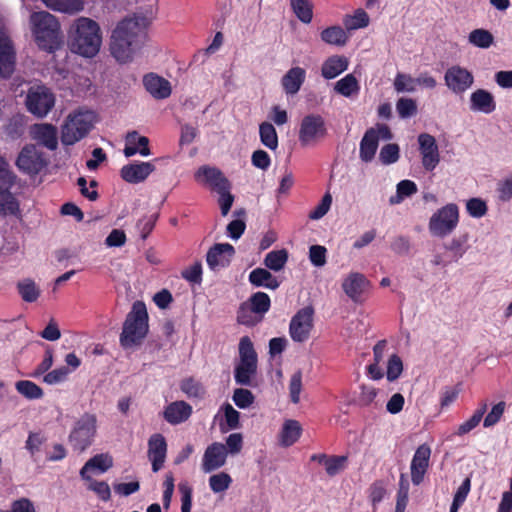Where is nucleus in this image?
<instances>
[{
  "instance_id": "1",
  "label": "nucleus",
  "mask_w": 512,
  "mask_h": 512,
  "mask_svg": "<svg viewBox=\"0 0 512 512\" xmlns=\"http://www.w3.org/2000/svg\"><path fill=\"white\" fill-rule=\"evenodd\" d=\"M146 33L136 18H124L114 28L110 40L111 55L120 63L132 60L141 49Z\"/></svg>"
},
{
  "instance_id": "2",
  "label": "nucleus",
  "mask_w": 512,
  "mask_h": 512,
  "mask_svg": "<svg viewBox=\"0 0 512 512\" xmlns=\"http://www.w3.org/2000/svg\"><path fill=\"white\" fill-rule=\"evenodd\" d=\"M102 44L99 24L90 18L79 17L68 31V47L74 54L84 58L96 56Z\"/></svg>"
},
{
  "instance_id": "3",
  "label": "nucleus",
  "mask_w": 512,
  "mask_h": 512,
  "mask_svg": "<svg viewBox=\"0 0 512 512\" xmlns=\"http://www.w3.org/2000/svg\"><path fill=\"white\" fill-rule=\"evenodd\" d=\"M149 333V315L144 302L136 301L127 313L119 336V344L124 349L142 345Z\"/></svg>"
},
{
  "instance_id": "4",
  "label": "nucleus",
  "mask_w": 512,
  "mask_h": 512,
  "mask_svg": "<svg viewBox=\"0 0 512 512\" xmlns=\"http://www.w3.org/2000/svg\"><path fill=\"white\" fill-rule=\"evenodd\" d=\"M30 20L34 39L40 50L54 53L62 46L60 24L55 16L40 11L33 13Z\"/></svg>"
},
{
  "instance_id": "5",
  "label": "nucleus",
  "mask_w": 512,
  "mask_h": 512,
  "mask_svg": "<svg viewBox=\"0 0 512 512\" xmlns=\"http://www.w3.org/2000/svg\"><path fill=\"white\" fill-rule=\"evenodd\" d=\"M96 114L91 110H78L70 114L61 127V142L72 146L86 137L94 126Z\"/></svg>"
},
{
  "instance_id": "6",
  "label": "nucleus",
  "mask_w": 512,
  "mask_h": 512,
  "mask_svg": "<svg viewBox=\"0 0 512 512\" xmlns=\"http://www.w3.org/2000/svg\"><path fill=\"white\" fill-rule=\"evenodd\" d=\"M458 223L459 208L455 203H449L432 214L428 229L432 236L444 238L455 230Z\"/></svg>"
},
{
  "instance_id": "7",
  "label": "nucleus",
  "mask_w": 512,
  "mask_h": 512,
  "mask_svg": "<svg viewBox=\"0 0 512 512\" xmlns=\"http://www.w3.org/2000/svg\"><path fill=\"white\" fill-rule=\"evenodd\" d=\"M25 105L29 113L37 118H44L54 107L55 96L47 86L33 85L27 91Z\"/></svg>"
},
{
  "instance_id": "8",
  "label": "nucleus",
  "mask_w": 512,
  "mask_h": 512,
  "mask_svg": "<svg viewBox=\"0 0 512 512\" xmlns=\"http://www.w3.org/2000/svg\"><path fill=\"white\" fill-rule=\"evenodd\" d=\"M96 417L93 414L85 413L75 423L69 434V442L74 450L85 451L91 446L96 434Z\"/></svg>"
},
{
  "instance_id": "9",
  "label": "nucleus",
  "mask_w": 512,
  "mask_h": 512,
  "mask_svg": "<svg viewBox=\"0 0 512 512\" xmlns=\"http://www.w3.org/2000/svg\"><path fill=\"white\" fill-rule=\"evenodd\" d=\"M327 134L326 123L321 115L308 114L302 118L298 133V140L302 147L316 143Z\"/></svg>"
},
{
  "instance_id": "10",
  "label": "nucleus",
  "mask_w": 512,
  "mask_h": 512,
  "mask_svg": "<svg viewBox=\"0 0 512 512\" xmlns=\"http://www.w3.org/2000/svg\"><path fill=\"white\" fill-rule=\"evenodd\" d=\"M15 165L21 172L35 176L48 165V161L43 152L38 151L34 145L29 144L21 149Z\"/></svg>"
},
{
  "instance_id": "11",
  "label": "nucleus",
  "mask_w": 512,
  "mask_h": 512,
  "mask_svg": "<svg viewBox=\"0 0 512 512\" xmlns=\"http://www.w3.org/2000/svg\"><path fill=\"white\" fill-rule=\"evenodd\" d=\"M447 88L456 95L465 93L474 84L473 74L460 65L449 67L444 74Z\"/></svg>"
},
{
  "instance_id": "12",
  "label": "nucleus",
  "mask_w": 512,
  "mask_h": 512,
  "mask_svg": "<svg viewBox=\"0 0 512 512\" xmlns=\"http://www.w3.org/2000/svg\"><path fill=\"white\" fill-rule=\"evenodd\" d=\"M313 313L312 307H305L292 317L289 324V334L293 341L302 343L309 338L313 327Z\"/></svg>"
},
{
  "instance_id": "13",
  "label": "nucleus",
  "mask_w": 512,
  "mask_h": 512,
  "mask_svg": "<svg viewBox=\"0 0 512 512\" xmlns=\"http://www.w3.org/2000/svg\"><path fill=\"white\" fill-rule=\"evenodd\" d=\"M419 151L422 156V166L432 172L440 162L438 145L434 136L421 133L418 136Z\"/></svg>"
},
{
  "instance_id": "14",
  "label": "nucleus",
  "mask_w": 512,
  "mask_h": 512,
  "mask_svg": "<svg viewBox=\"0 0 512 512\" xmlns=\"http://www.w3.org/2000/svg\"><path fill=\"white\" fill-rule=\"evenodd\" d=\"M235 255L234 247L229 243H216L209 248L206 262L210 270L218 271L230 265Z\"/></svg>"
},
{
  "instance_id": "15",
  "label": "nucleus",
  "mask_w": 512,
  "mask_h": 512,
  "mask_svg": "<svg viewBox=\"0 0 512 512\" xmlns=\"http://www.w3.org/2000/svg\"><path fill=\"white\" fill-rule=\"evenodd\" d=\"M148 458L151 462L152 471L158 472L164 466L167 455V442L160 433H155L148 440Z\"/></svg>"
},
{
  "instance_id": "16",
  "label": "nucleus",
  "mask_w": 512,
  "mask_h": 512,
  "mask_svg": "<svg viewBox=\"0 0 512 512\" xmlns=\"http://www.w3.org/2000/svg\"><path fill=\"white\" fill-rule=\"evenodd\" d=\"M155 165L151 162H131L120 169L121 178L130 184H138L145 181L154 172Z\"/></svg>"
},
{
  "instance_id": "17",
  "label": "nucleus",
  "mask_w": 512,
  "mask_h": 512,
  "mask_svg": "<svg viewBox=\"0 0 512 512\" xmlns=\"http://www.w3.org/2000/svg\"><path fill=\"white\" fill-rule=\"evenodd\" d=\"M227 450L224 444L214 442L210 444L203 455L202 469L206 473L215 471L225 465Z\"/></svg>"
},
{
  "instance_id": "18",
  "label": "nucleus",
  "mask_w": 512,
  "mask_h": 512,
  "mask_svg": "<svg viewBox=\"0 0 512 512\" xmlns=\"http://www.w3.org/2000/svg\"><path fill=\"white\" fill-rule=\"evenodd\" d=\"M431 449L427 444L420 445L411 461V480L414 485H420L429 466Z\"/></svg>"
},
{
  "instance_id": "19",
  "label": "nucleus",
  "mask_w": 512,
  "mask_h": 512,
  "mask_svg": "<svg viewBox=\"0 0 512 512\" xmlns=\"http://www.w3.org/2000/svg\"><path fill=\"white\" fill-rule=\"evenodd\" d=\"M195 179L203 181L215 190L230 189V182L217 167L203 165L195 172Z\"/></svg>"
},
{
  "instance_id": "20",
  "label": "nucleus",
  "mask_w": 512,
  "mask_h": 512,
  "mask_svg": "<svg viewBox=\"0 0 512 512\" xmlns=\"http://www.w3.org/2000/svg\"><path fill=\"white\" fill-rule=\"evenodd\" d=\"M496 106L494 95L486 89H477L470 95L469 109L472 112L489 115L496 110Z\"/></svg>"
},
{
  "instance_id": "21",
  "label": "nucleus",
  "mask_w": 512,
  "mask_h": 512,
  "mask_svg": "<svg viewBox=\"0 0 512 512\" xmlns=\"http://www.w3.org/2000/svg\"><path fill=\"white\" fill-rule=\"evenodd\" d=\"M146 91L155 99H166L171 95V84L156 73H148L143 77Z\"/></svg>"
},
{
  "instance_id": "22",
  "label": "nucleus",
  "mask_w": 512,
  "mask_h": 512,
  "mask_svg": "<svg viewBox=\"0 0 512 512\" xmlns=\"http://www.w3.org/2000/svg\"><path fill=\"white\" fill-rule=\"evenodd\" d=\"M15 51L11 40L0 34V76L7 79L14 72Z\"/></svg>"
},
{
  "instance_id": "23",
  "label": "nucleus",
  "mask_w": 512,
  "mask_h": 512,
  "mask_svg": "<svg viewBox=\"0 0 512 512\" xmlns=\"http://www.w3.org/2000/svg\"><path fill=\"white\" fill-rule=\"evenodd\" d=\"M192 406L183 401H174L166 406L163 417L171 425H178L190 418L192 415Z\"/></svg>"
},
{
  "instance_id": "24",
  "label": "nucleus",
  "mask_w": 512,
  "mask_h": 512,
  "mask_svg": "<svg viewBox=\"0 0 512 512\" xmlns=\"http://www.w3.org/2000/svg\"><path fill=\"white\" fill-rule=\"evenodd\" d=\"M368 285L369 281L363 274L352 272L343 280L342 289L352 301L357 302Z\"/></svg>"
},
{
  "instance_id": "25",
  "label": "nucleus",
  "mask_w": 512,
  "mask_h": 512,
  "mask_svg": "<svg viewBox=\"0 0 512 512\" xmlns=\"http://www.w3.org/2000/svg\"><path fill=\"white\" fill-rule=\"evenodd\" d=\"M306 71L304 68L296 66L290 68L282 77L281 85L287 95H295L301 89L305 82Z\"/></svg>"
},
{
  "instance_id": "26",
  "label": "nucleus",
  "mask_w": 512,
  "mask_h": 512,
  "mask_svg": "<svg viewBox=\"0 0 512 512\" xmlns=\"http://www.w3.org/2000/svg\"><path fill=\"white\" fill-rule=\"evenodd\" d=\"M310 460L312 462H317L320 465H323L325 467L326 473L330 476H336L339 474L342 470L345 468V463L347 462L348 458L347 456L340 455H332L329 456L325 453L320 454H313L310 457Z\"/></svg>"
},
{
  "instance_id": "27",
  "label": "nucleus",
  "mask_w": 512,
  "mask_h": 512,
  "mask_svg": "<svg viewBox=\"0 0 512 512\" xmlns=\"http://www.w3.org/2000/svg\"><path fill=\"white\" fill-rule=\"evenodd\" d=\"M257 363L238 362L234 366V380L239 386L256 387Z\"/></svg>"
},
{
  "instance_id": "28",
  "label": "nucleus",
  "mask_w": 512,
  "mask_h": 512,
  "mask_svg": "<svg viewBox=\"0 0 512 512\" xmlns=\"http://www.w3.org/2000/svg\"><path fill=\"white\" fill-rule=\"evenodd\" d=\"M349 61L346 56L333 55L328 57L322 64L321 75L326 80H331L348 69Z\"/></svg>"
},
{
  "instance_id": "29",
  "label": "nucleus",
  "mask_w": 512,
  "mask_h": 512,
  "mask_svg": "<svg viewBox=\"0 0 512 512\" xmlns=\"http://www.w3.org/2000/svg\"><path fill=\"white\" fill-rule=\"evenodd\" d=\"M248 281L253 287H264L270 290H276L280 282L272 275L268 268L257 267L248 275Z\"/></svg>"
},
{
  "instance_id": "30",
  "label": "nucleus",
  "mask_w": 512,
  "mask_h": 512,
  "mask_svg": "<svg viewBox=\"0 0 512 512\" xmlns=\"http://www.w3.org/2000/svg\"><path fill=\"white\" fill-rule=\"evenodd\" d=\"M378 146L379 142L377 141V136L375 135L373 128H368L359 145V157L361 161L364 163L371 162L375 157Z\"/></svg>"
},
{
  "instance_id": "31",
  "label": "nucleus",
  "mask_w": 512,
  "mask_h": 512,
  "mask_svg": "<svg viewBox=\"0 0 512 512\" xmlns=\"http://www.w3.org/2000/svg\"><path fill=\"white\" fill-rule=\"evenodd\" d=\"M35 139H37L44 147L53 151L58 147L57 129L49 123L37 124L34 126Z\"/></svg>"
},
{
  "instance_id": "32",
  "label": "nucleus",
  "mask_w": 512,
  "mask_h": 512,
  "mask_svg": "<svg viewBox=\"0 0 512 512\" xmlns=\"http://www.w3.org/2000/svg\"><path fill=\"white\" fill-rule=\"evenodd\" d=\"M12 186L2 187L0 185V217L4 218L7 215L18 216L20 215V204L17 198L10 191Z\"/></svg>"
},
{
  "instance_id": "33",
  "label": "nucleus",
  "mask_w": 512,
  "mask_h": 512,
  "mask_svg": "<svg viewBox=\"0 0 512 512\" xmlns=\"http://www.w3.org/2000/svg\"><path fill=\"white\" fill-rule=\"evenodd\" d=\"M246 303L252 313L259 316V320H262L271 307V299L269 295L261 291L253 293Z\"/></svg>"
},
{
  "instance_id": "34",
  "label": "nucleus",
  "mask_w": 512,
  "mask_h": 512,
  "mask_svg": "<svg viewBox=\"0 0 512 512\" xmlns=\"http://www.w3.org/2000/svg\"><path fill=\"white\" fill-rule=\"evenodd\" d=\"M302 433V427L296 420H286L281 429V444L284 447L292 446L298 441Z\"/></svg>"
},
{
  "instance_id": "35",
  "label": "nucleus",
  "mask_w": 512,
  "mask_h": 512,
  "mask_svg": "<svg viewBox=\"0 0 512 512\" xmlns=\"http://www.w3.org/2000/svg\"><path fill=\"white\" fill-rule=\"evenodd\" d=\"M289 258V253L286 249L282 248L279 250H272L268 252L264 258V265L271 271L279 272L281 271Z\"/></svg>"
},
{
  "instance_id": "36",
  "label": "nucleus",
  "mask_w": 512,
  "mask_h": 512,
  "mask_svg": "<svg viewBox=\"0 0 512 512\" xmlns=\"http://www.w3.org/2000/svg\"><path fill=\"white\" fill-rule=\"evenodd\" d=\"M16 288L22 300L27 303L35 302L41 293L35 281L31 278H24L18 281Z\"/></svg>"
},
{
  "instance_id": "37",
  "label": "nucleus",
  "mask_w": 512,
  "mask_h": 512,
  "mask_svg": "<svg viewBox=\"0 0 512 512\" xmlns=\"http://www.w3.org/2000/svg\"><path fill=\"white\" fill-rule=\"evenodd\" d=\"M334 90L336 93L349 98L359 92L360 85L356 77L350 73L335 83Z\"/></svg>"
},
{
  "instance_id": "38",
  "label": "nucleus",
  "mask_w": 512,
  "mask_h": 512,
  "mask_svg": "<svg viewBox=\"0 0 512 512\" xmlns=\"http://www.w3.org/2000/svg\"><path fill=\"white\" fill-rule=\"evenodd\" d=\"M321 40L330 45L344 46L348 40V36L341 26L334 25L325 28L321 32Z\"/></svg>"
},
{
  "instance_id": "39",
  "label": "nucleus",
  "mask_w": 512,
  "mask_h": 512,
  "mask_svg": "<svg viewBox=\"0 0 512 512\" xmlns=\"http://www.w3.org/2000/svg\"><path fill=\"white\" fill-rule=\"evenodd\" d=\"M46 7L62 12L75 13L83 9L82 0H42Z\"/></svg>"
},
{
  "instance_id": "40",
  "label": "nucleus",
  "mask_w": 512,
  "mask_h": 512,
  "mask_svg": "<svg viewBox=\"0 0 512 512\" xmlns=\"http://www.w3.org/2000/svg\"><path fill=\"white\" fill-rule=\"evenodd\" d=\"M487 407V403L482 402L479 405V407L474 411L473 415L467 421L459 425V427L455 431V435L463 436L472 431L474 428H476L481 422L484 414L486 413Z\"/></svg>"
},
{
  "instance_id": "41",
  "label": "nucleus",
  "mask_w": 512,
  "mask_h": 512,
  "mask_svg": "<svg viewBox=\"0 0 512 512\" xmlns=\"http://www.w3.org/2000/svg\"><path fill=\"white\" fill-rule=\"evenodd\" d=\"M290 6L296 17L304 24L313 18V6L309 0H290Z\"/></svg>"
},
{
  "instance_id": "42",
  "label": "nucleus",
  "mask_w": 512,
  "mask_h": 512,
  "mask_svg": "<svg viewBox=\"0 0 512 512\" xmlns=\"http://www.w3.org/2000/svg\"><path fill=\"white\" fill-rule=\"evenodd\" d=\"M259 136L261 143L270 150H276L278 147V135L275 127L269 122H263L259 125Z\"/></svg>"
},
{
  "instance_id": "43",
  "label": "nucleus",
  "mask_w": 512,
  "mask_h": 512,
  "mask_svg": "<svg viewBox=\"0 0 512 512\" xmlns=\"http://www.w3.org/2000/svg\"><path fill=\"white\" fill-rule=\"evenodd\" d=\"M15 388L22 396L28 400L41 399L44 395L43 389L30 380H20L15 384Z\"/></svg>"
},
{
  "instance_id": "44",
  "label": "nucleus",
  "mask_w": 512,
  "mask_h": 512,
  "mask_svg": "<svg viewBox=\"0 0 512 512\" xmlns=\"http://www.w3.org/2000/svg\"><path fill=\"white\" fill-rule=\"evenodd\" d=\"M468 234L454 237L450 242L444 244V249L452 254V261L457 262L467 251Z\"/></svg>"
},
{
  "instance_id": "45",
  "label": "nucleus",
  "mask_w": 512,
  "mask_h": 512,
  "mask_svg": "<svg viewBox=\"0 0 512 512\" xmlns=\"http://www.w3.org/2000/svg\"><path fill=\"white\" fill-rule=\"evenodd\" d=\"M239 361L238 362H247V363H257L258 364V356L254 349V345L249 336H243L240 338L239 345Z\"/></svg>"
},
{
  "instance_id": "46",
  "label": "nucleus",
  "mask_w": 512,
  "mask_h": 512,
  "mask_svg": "<svg viewBox=\"0 0 512 512\" xmlns=\"http://www.w3.org/2000/svg\"><path fill=\"white\" fill-rule=\"evenodd\" d=\"M180 390L188 398L201 399L205 395V389L203 385L193 377H187L181 380Z\"/></svg>"
},
{
  "instance_id": "47",
  "label": "nucleus",
  "mask_w": 512,
  "mask_h": 512,
  "mask_svg": "<svg viewBox=\"0 0 512 512\" xmlns=\"http://www.w3.org/2000/svg\"><path fill=\"white\" fill-rule=\"evenodd\" d=\"M343 24L348 31L365 28L369 25V16L361 8L354 12V15H346Z\"/></svg>"
},
{
  "instance_id": "48",
  "label": "nucleus",
  "mask_w": 512,
  "mask_h": 512,
  "mask_svg": "<svg viewBox=\"0 0 512 512\" xmlns=\"http://www.w3.org/2000/svg\"><path fill=\"white\" fill-rule=\"evenodd\" d=\"M468 39L472 45L481 49L489 48L494 41V37L491 32L481 28L471 31Z\"/></svg>"
},
{
  "instance_id": "49",
  "label": "nucleus",
  "mask_w": 512,
  "mask_h": 512,
  "mask_svg": "<svg viewBox=\"0 0 512 512\" xmlns=\"http://www.w3.org/2000/svg\"><path fill=\"white\" fill-rule=\"evenodd\" d=\"M159 219V213H153L148 216H144L141 219H139L136 223V229L139 232L140 238L145 241L150 233L153 231L156 222Z\"/></svg>"
},
{
  "instance_id": "50",
  "label": "nucleus",
  "mask_w": 512,
  "mask_h": 512,
  "mask_svg": "<svg viewBox=\"0 0 512 512\" xmlns=\"http://www.w3.org/2000/svg\"><path fill=\"white\" fill-rule=\"evenodd\" d=\"M113 466V458L108 453H100L91 457L87 461V467L97 470L99 473H105Z\"/></svg>"
},
{
  "instance_id": "51",
  "label": "nucleus",
  "mask_w": 512,
  "mask_h": 512,
  "mask_svg": "<svg viewBox=\"0 0 512 512\" xmlns=\"http://www.w3.org/2000/svg\"><path fill=\"white\" fill-rule=\"evenodd\" d=\"M232 481L228 473L220 472L209 477V487L214 493H222L230 487Z\"/></svg>"
},
{
  "instance_id": "52",
  "label": "nucleus",
  "mask_w": 512,
  "mask_h": 512,
  "mask_svg": "<svg viewBox=\"0 0 512 512\" xmlns=\"http://www.w3.org/2000/svg\"><path fill=\"white\" fill-rule=\"evenodd\" d=\"M400 158V148L396 143L384 145L379 153V161L383 165H391L396 163Z\"/></svg>"
},
{
  "instance_id": "53",
  "label": "nucleus",
  "mask_w": 512,
  "mask_h": 512,
  "mask_svg": "<svg viewBox=\"0 0 512 512\" xmlns=\"http://www.w3.org/2000/svg\"><path fill=\"white\" fill-rule=\"evenodd\" d=\"M409 482L404 474L399 479V488L396 495L395 512H405L408 503Z\"/></svg>"
},
{
  "instance_id": "54",
  "label": "nucleus",
  "mask_w": 512,
  "mask_h": 512,
  "mask_svg": "<svg viewBox=\"0 0 512 512\" xmlns=\"http://www.w3.org/2000/svg\"><path fill=\"white\" fill-rule=\"evenodd\" d=\"M232 400L238 408L247 409L254 403L255 396L250 390L241 387L234 390Z\"/></svg>"
},
{
  "instance_id": "55",
  "label": "nucleus",
  "mask_w": 512,
  "mask_h": 512,
  "mask_svg": "<svg viewBox=\"0 0 512 512\" xmlns=\"http://www.w3.org/2000/svg\"><path fill=\"white\" fill-rule=\"evenodd\" d=\"M396 110L400 118L407 119L417 113V103L412 98H400L396 103Z\"/></svg>"
},
{
  "instance_id": "56",
  "label": "nucleus",
  "mask_w": 512,
  "mask_h": 512,
  "mask_svg": "<svg viewBox=\"0 0 512 512\" xmlns=\"http://www.w3.org/2000/svg\"><path fill=\"white\" fill-rule=\"evenodd\" d=\"M403 371V362L400 356L392 354L387 363L386 378L389 382L397 380Z\"/></svg>"
},
{
  "instance_id": "57",
  "label": "nucleus",
  "mask_w": 512,
  "mask_h": 512,
  "mask_svg": "<svg viewBox=\"0 0 512 512\" xmlns=\"http://www.w3.org/2000/svg\"><path fill=\"white\" fill-rule=\"evenodd\" d=\"M506 408V403L504 401H500L497 404L493 405L488 414L484 417L483 427L490 428L495 426L500 419L502 418Z\"/></svg>"
},
{
  "instance_id": "58",
  "label": "nucleus",
  "mask_w": 512,
  "mask_h": 512,
  "mask_svg": "<svg viewBox=\"0 0 512 512\" xmlns=\"http://www.w3.org/2000/svg\"><path fill=\"white\" fill-rule=\"evenodd\" d=\"M466 210L471 217L481 218L486 215L488 207L483 199L474 197L466 202Z\"/></svg>"
},
{
  "instance_id": "59",
  "label": "nucleus",
  "mask_w": 512,
  "mask_h": 512,
  "mask_svg": "<svg viewBox=\"0 0 512 512\" xmlns=\"http://www.w3.org/2000/svg\"><path fill=\"white\" fill-rule=\"evenodd\" d=\"M394 88L397 92H414L416 90L415 78L409 74L398 73L394 80Z\"/></svg>"
},
{
  "instance_id": "60",
  "label": "nucleus",
  "mask_w": 512,
  "mask_h": 512,
  "mask_svg": "<svg viewBox=\"0 0 512 512\" xmlns=\"http://www.w3.org/2000/svg\"><path fill=\"white\" fill-rule=\"evenodd\" d=\"M309 260L315 267H323L327 262V249L322 245H311L309 247Z\"/></svg>"
},
{
  "instance_id": "61",
  "label": "nucleus",
  "mask_w": 512,
  "mask_h": 512,
  "mask_svg": "<svg viewBox=\"0 0 512 512\" xmlns=\"http://www.w3.org/2000/svg\"><path fill=\"white\" fill-rule=\"evenodd\" d=\"M224 419L228 430L238 429L240 427V413L229 403L222 406Z\"/></svg>"
},
{
  "instance_id": "62",
  "label": "nucleus",
  "mask_w": 512,
  "mask_h": 512,
  "mask_svg": "<svg viewBox=\"0 0 512 512\" xmlns=\"http://www.w3.org/2000/svg\"><path fill=\"white\" fill-rule=\"evenodd\" d=\"M332 204V196L329 192L325 193L317 206L309 214L312 220H319L324 217L329 211Z\"/></svg>"
},
{
  "instance_id": "63",
  "label": "nucleus",
  "mask_w": 512,
  "mask_h": 512,
  "mask_svg": "<svg viewBox=\"0 0 512 512\" xmlns=\"http://www.w3.org/2000/svg\"><path fill=\"white\" fill-rule=\"evenodd\" d=\"M70 369L67 366L56 368L43 377V381L48 385H55L64 382L67 379Z\"/></svg>"
},
{
  "instance_id": "64",
  "label": "nucleus",
  "mask_w": 512,
  "mask_h": 512,
  "mask_svg": "<svg viewBox=\"0 0 512 512\" xmlns=\"http://www.w3.org/2000/svg\"><path fill=\"white\" fill-rule=\"evenodd\" d=\"M181 495V512H191L193 489L187 482H181L178 485Z\"/></svg>"
}]
</instances>
